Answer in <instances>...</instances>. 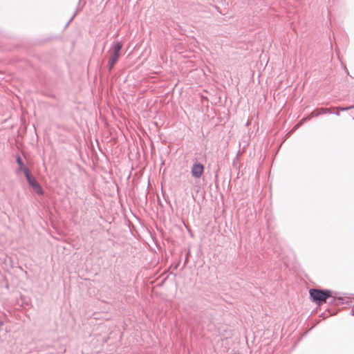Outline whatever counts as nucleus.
I'll return each instance as SVG.
<instances>
[{
  "instance_id": "nucleus-1",
  "label": "nucleus",
  "mask_w": 354,
  "mask_h": 354,
  "mask_svg": "<svg viewBox=\"0 0 354 354\" xmlns=\"http://www.w3.org/2000/svg\"><path fill=\"white\" fill-rule=\"evenodd\" d=\"M309 297L312 301L320 306L326 301V299L332 297L330 290L311 288L309 290Z\"/></svg>"
},
{
  "instance_id": "nucleus-2",
  "label": "nucleus",
  "mask_w": 354,
  "mask_h": 354,
  "mask_svg": "<svg viewBox=\"0 0 354 354\" xmlns=\"http://www.w3.org/2000/svg\"><path fill=\"white\" fill-rule=\"evenodd\" d=\"M122 48V44L119 41H115L113 42L111 44V49L113 50V53L111 56L110 57L109 61L114 62L115 64L117 63L120 56V52Z\"/></svg>"
},
{
  "instance_id": "nucleus-3",
  "label": "nucleus",
  "mask_w": 354,
  "mask_h": 354,
  "mask_svg": "<svg viewBox=\"0 0 354 354\" xmlns=\"http://www.w3.org/2000/svg\"><path fill=\"white\" fill-rule=\"evenodd\" d=\"M204 166L199 162H195L191 168V174L195 178H200L204 171Z\"/></svg>"
},
{
  "instance_id": "nucleus-4",
  "label": "nucleus",
  "mask_w": 354,
  "mask_h": 354,
  "mask_svg": "<svg viewBox=\"0 0 354 354\" xmlns=\"http://www.w3.org/2000/svg\"><path fill=\"white\" fill-rule=\"evenodd\" d=\"M29 185L32 187L33 191L38 195H43L44 193V191L42 188V187L40 185V184L38 183V181L35 179L34 180L31 181L30 183H29Z\"/></svg>"
},
{
  "instance_id": "nucleus-5",
  "label": "nucleus",
  "mask_w": 354,
  "mask_h": 354,
  "mask_svg": "<svg viewBox=\"0 0 354 354\" xmlns=\"http://www.w3.org/2000/svg\"><path fill=\"white\" fill-rule=\"evenodd\" d=\"M331 113L330 109L327 108H319L311 112L310 115L312 118L319 116L322 114Z\"/></svg>"
},
{
  "instance_id": "nucleus-6",
  "label": "nucleus",
  "mask_w": 354,
  "mask_h": 354,
  "mask_svg": "<svg viewBox=\"0 0 354 354\" xmlns=\"http://www.w3.org/2000/svg\"><path fill=\"white\" fill-rule=\"evenodd\" d=\"M16 162L19 165L17 171H23L24 173L25 171L29 170L28 168L24 163L22 159L19 155L16 156Z\"/></svg>"
},
{
  "instance_id": "nucleus-7",
  "label": "nucleus",
  "mask_w": 354,
  "mask_h": 354,
  "mask_svg": "<svg viewBox=\"0 0 354 354\" xmlns=\"http://www.w3.org/2000/svg\"><path fill=\"white\" fill-rule=\"evenodd\" d=\"M330 303L335 304L336 305L348 304V299H346L345 298H343V297H334L333 300L330 301Z\"/></svg>"
},
{
  "instance_id": "nucleus-8",
  "label": "nucleus",
  "mask_w": 354,
  "mask_h": 354,
  "mask_svg": "<svg viewBox=\"0 0 354 354\" xmlns=\"http://www.w3.org/2000/svg\"><path fill=\"white\" fill-rule=\"evenodd\" d=\"M25 177L27 180V182L29 183H31V181L34 180L35 179V177H33L29 172V170L25 171L24 172Z\"/></svg>"
},
{
  "instance_id": "nucleus-9",
  "label": "nucleus",
  "mask_w": 354,
  "mask_h": 354,
  "mask_svg": "<svg viewBox=\"0 0 354 354\" xmlns=\"http://www.w3.org/2000/svg\"><path fill=\"white\" fill-rule=\"evenodd\" d=\"M337 109L342 111H346L354 109V104L347 107L339 106Z\"/></svg>"
},
{
  "instance_id": "nucleus-10",
  "label": "nucleus",
  "mask_w": 354,
  "mask_h": 354,
  "mask_svg": "<svg viewBox=\"0 0 354 354\" xmlns=\"http://www.w3.org/2000/svg\"><path fill=\"white\" fill-rule=\"evenodd\" d=\"M115 65V64L114 62L110 61L108 62L107 68L109 72H111L113 70Z\"/></svg>"
},
{
  "instance_id": "nucleus-11",
  "label": "nucleus",
  "mask_w": 354,
  "mask_h": 354,
  "mask_svg": "<svg viewBox=\"0 0 354 354\" xmlns=\"http://www.w3.org/2000/svg\"><path fill=\"white\" fill-rule=\"evenodd\" d=\"M313 118L311 117V115H308V116H306L304 117L301 120V123H303L307 120H310V119H312Z\"/></svg>"
},
{
  "instance_id": "nucleus-12",
  "label": "nucleus",
  "mask_w": 354,
  "mask_h": 354,
  "mask_svg": "<svg viewBox=\"0 0 354 354\" xmlns=\"http://www.w3.org/2000/svg\"><path fill=\"white\" fill-rule=\"evenodd\" d=\"M77 12H78V10H77L75 12V13L73 14V15L72 16V17H71V18L70 19V20L68 21V24H67V25H68V24H70L73 20V19H74V18L75 17V16L77 15Z\"/></svg>"
},
{
  "instance_id": "nucleus-13",
  "label": "nucleus",
  "mask_w": 354,
  "mask_h": 354,
  "mask_svg": "<svg viewBox=\"0 0 354 354\" xmlns=\"http://www.w3.org/2000/svg\"><path fill=\"white\" fill-rule=\"evenodd\" d=\"M188 256H189V252L187 254V257H186V259H185V265L187 263V261L188 260Z\"/></svg>"
},
{
  "instance_id": "nucleus-14",
  "label": "nucleus",
  "mask_w": 354,
  "mask_h": 354,
  "mask_svg": "<svg viewBox=\"0 0 354 354\" xmlns=\"http://www.w3.org/2000/svg\"><path fill=\"white\" fill-rule=\"evenodd\" d=\"M178 265H179V262H178L176 265H174V269H177V268H178Z\"/></svg>"
},
{
  "instance_id": "nucleus-15",
  "label": "nucleus",
  "mask_w": 354,
  "mask_h": 354,
  "mask_svg": "<svg viewBox=\"0 0 354 354\" xmlns=\"http://www.w3.org/2000/svg\"><path fill=\"white\" fill-rule=\"evenodd\" d=\"M351 315H354V308H353V309H352V310H351Z\"/></svg>"
},
{
  "instance_id": "nucleus-16",
  "label": "nucleus",
  "mask_w": 354,
  "mask_h": 354,
  "mask_svg": "<svg viewBox=\"0 0 354 354\" xmlns=\"http://www.w3.org/2000/svg\"><path fill=\"white\" fill-rule=\"evenodd\" d=\"M334 114H335L337 115H339V112H335V113H334Z\"/></svg>"
},
{
  "instance_id": "nucleus-17",
  "label": "nucleus",
  "mask_w": 354,
  "mask_h": 354,
  "mask_svg": "<svg viewBox=\"0 0 354 354\" xmlns=\"http://www.w3.org/2000/svg\"><path fill=\"white\" fill-rule=\"evenodd\" d=\"M3 325V322L0 319V326Z\"/></svg>"
},
{
  "instance_id": "nucleus-18",
  "label": "nucleus",
  "mask_w": 354,
  "mask_h": 354,
  "mask_svg": "<svg viewBox=\"0 0 354 354\" xmlns=\"http://www.w3.org/2000/svg\"><path fill=\"white\" fill-rule=\"evenodd\" d=\"M353 120H354V118H353Z\"/></svg>"
}]
</instances>
